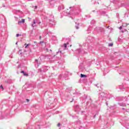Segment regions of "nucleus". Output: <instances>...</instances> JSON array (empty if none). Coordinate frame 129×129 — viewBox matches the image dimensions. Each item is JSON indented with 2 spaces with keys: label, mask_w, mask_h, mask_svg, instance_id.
I'll list each match as a JSON object with an SVG mask.
<instances>
[{
  "label": "nucleus",
  "mask_w": 129,
  "mask_h": 129,
  "mask_svg": "<svg viewBox=\"0 0 129 129\" xmlns=\"http://www.w3.org/2000/svg\"><path fill=\"white\" fill-rule=\"evenodd\" d=\"M70 9H72L70 11L69 9H67V11H63L62 15L66 16H68V17L71 18L72 20H74V16L78 15V14L81 12L80 7H79V6H73V7H70Z\"/></svg>",
  "instance_id": "nucleus-1"
},
{
  "label": "nucleus",
  "mask_w": 129,
  "mask_h": 129,
  "mask_svg": "<svg viewBox=\"0 0 129 129\" xmlns=\"http://www.w3.org/2000/svg\"><path fill=\"white\" fill-rule=\"evenodd\" d=\"M82 101H83V102L87 101V107H86V108H87V107H95V105L92 103L91 98H90V97H87V95H84L83 97Z\"/></svg>",
  "instance_id": "nucleus-2"
},
{
  "label": "nucleus",
  "mask_w": 129,
  "mask_h": 129,
  "mask_svg": "<svg viewBox=\"0 0 129 129\" xmlns=\"http://www.w3.org/2000/svg\"><path fill=\"white\" fill-rule=\"evenodd\" d=\"M49 27H54L56 25V22L54 20V16L50 15L49 17Z\"/></svg>",
  "instance_id": "nucleus-3"
},
{
  "label": "nucleus",
  "mask_w": 129,
  "mask_h": 129,
  "mask_svg": "<svg viewBox=\"0 0 129 129\" xmlns=\"http://www.w3.org/2000/svg\"><path fill=\"white\" fill-rule=\"evenodd\" d=\"M107 94L104 92H100L99 93V99H106Z\"/></svg>",
  "instance_id": "nucleus-4"
},
{
  "label": "nucleus",
  "mask_w": 129,
  "mask_h": 129,
  "mask_svg": "<svg viewBox=\"0 0 129 129\" xmlns=\"http://www.w3.org/2000/svg\"><path fill=\"white\" fill-rule=\"evenodd\" d=\"M68 76V72L67 73L63 74H60L58 77V79H60L61 80H67V77Z\"/></svg>",
  "instance_id": "nucleus-5"
},
{
  "label": "nucleus",
  "mask_w": 129,
  "mask_h": 129,
  "mask_svg": "<svg viewBox=\"0 0 129 129\" xmlns=\"http://www.w3.org/2000/svg\"><path fill=\"white\" fill-rule=\"evenodd\" d=\"M94 38L92 36H88L87 37L86 42L88 43V44H90L92 43V42H94Z\"/></svg>",
  "instance_id": "nucleus-6"
},
{
  "label": "nucleus",
  "mask_w": 129,
  "mask_h": 129,
  "mask_svg": "<svg viewBox=\"0 0 129 129\" xmlns=\"http://www.w3.org/2000/svg\"><path fill=\"white\" fill-rule=\"evenodd\" d=\"M123 120L124 121V122H123V125L125 127V128L128 129L129 128V123L126 122L127 121V117H125L124 118Z\"/></svg>",
  "instance_id": "nucleus-7"
},
{
  "label": "nucleus",
  "mask_w": 129,
  "mask_h": 129,
  "mask_svg": "<svg viewBox=\"0 0 129 129\" xmlns=\"http://www.w3.org/2000/svg\"><path fill=\"white\" fill-rule=\"evenodd\" d=\"M55 63H56L55 66V67H56V68H59V67L60 66V65H63V61L61 60L56 61Z\"/></svg>",
  "instance_id": "nucleus-8"
},
{
  "label": "nucleus",
  "mask_w": 129,
  "mask_h": 129,
  "mask_svg": "<svg viewBox=\"0 0 129 129\" xmlns=\"http://www.w3.org/2000/svg\"><path fill=\"white\" fill-rule=\"evenodd\" d=\"M118 99H119L118 101H122L124 100V99H125V101H128V99H127V97H126V96H125V97H120L118 98Z\"/></svg>",
  "instance_id": "nucleus-9"
},
{
  "label": "nucleus",
  "mask_w": 129,
  "mask_h": 129,
  "mask_svg": "<svg viewBox=\"0 0 129 129\" xmlns=\"http://www.w3.org/2000/svg\"><path fill=\"white\" fill-rule=\"evenodd\" d=\"M49 68L48 66H43L42 67L43 72H47V71H48V70H49Z\"/></svg>",
  "instance_id": "nucleus-10"
},
{
  "label": "nucleus",
  "mask_w": 129,
  "mask_h": 129,
  "mask_svg": "<svg viewBox=\"0 0 129 129\" xmlns=\"http://www.w3.org/2000/svg\"><path fill=\"white\" fill-rule=\"evenodd\" d=\"M94 30L96 32H102V31H103V29L99 27H96Z\"/></svg>",
  "instance_id": "nucleus-11"
},
{
  "label": "nucleus",
  "mask_w": 129,
  "mask_h": 129,
  "mask_svg": "<svg viewBox=\"0 0 129 129\" xmlns=\"http://www.w3.org/2000/svg\"><path fill=\"white\" fill-rule=\"evenodd\" d=\"M34 63H35V67H37V68H38V67L40 66V65H41V62L39 61L38 59H35Z\"/></svg>",
  "instance_id": "nucleus-12"
},
{
  "label": "nucleus",
  "mask_w": 129,
  "mask_h": 129,
  "mask_svg": "<svg viewBox=\"0 0 129 129\" xmlns=\"http://www.w3.org/2000/svg\"><path fill=\"white\" fill-rule=\"evenodd\" d=\"M77 53H79L80 55H81V53H84V54H87V52H86L85 51H83V50H82L81 49H78L76 50Z\"/></svg>",
  "instance_id": "nucleus-13"
},
{
  "label": "nucleus",
  "mask_w": 129,
  "mask_h": 129,
  "mask_svg": "<svg viewBox=\"0 0 129 129\" xmlns=\"http://www.w3.org/2000/svg\"><path fill=\"white\" fill-rule=\"evenodd\" d=\"M75 111H80V110H81V108L79 106V105H75Z\"/></svg>",
  "instance_id": "nucleus-14"
},
{
  "label": "nucleus",
  "mask_w": 129,
  "mask_h": 129,
  "mask_svg": "<svg viewBox=\"0 0 129 129\" xmlns=\"http://www.w3.org/2000/svg\"><path fill=\"white\" fill-rule=\"evenodd\" d=\"M58 11L60 12V11H62V10H64L65 8L64 7V5H61L58 6Z\"/></svg>",
  "instance_id": "nucleus-15"
},
{
  "label": "nucleus",
  "mask_w": 129,
  "mask_h": 129,
  "mask_svg": "<svg viewBox=\"0 0 129 129\" xmlns=\"http://www.w3.org/2000/svg\"><path fill=\"white\" fill-rule=\"evenodd\" d=\"M92 30V26H90L87 29V34H90L91 30Z\"/></svg>",
  "instance_id": "nucleus-16"
},
{
  "label": "nucleus",
  "mask_w": 129,
  "mask_h": 129,
  "mask_svg": "<svg viewBox=\"0 0 129 129\" xmlns=\"http://www.w3.org/2000/svg\"><path fill=\"white\" fill-rule=\"evenodd\" d=\"M90 24H91V27H93V26H94L95 25V20H92L91 22H90Z\"/></svg>",
  "instance_id": "nucleus-17"
},
{
  "label": "nucleus",
  "mask_w": 129,
  "mask_h": 129,
  "mask_svg": "<svg viewBox=\"0 0 129 129\" xmlns=\"http://www.w3.org/2000/svg\"><path fill=\"white\" fill-rule=\"evenodd\" d=\"M118 104L120 106H126V104H125L124 103H118Z\"/></svg>",
  "instance_id": "nucleus-18"
},
{
  "label": "nucleus",
  "mask_w": 129,
  "mask_h": 129,
  "mask_svg": "<svg viewBox=\"0 0 129 129\" xmlns=\"http://www.w3.org/2000/svg\"><path fill=\"white\" fill-rule=\"evenodd\" d=\"M33 23L31 24V27H32V28H35V27L36 26L34 25L35 24H36V20H33Z\"/></svg>",
  "instance_id": "nucleus-19"
},
{
  "label": "nucleus",
  "mask_w": 129,
  "mask_h": 129,
  "mask_svg": "<svg viewBox=\"0 0 129 129\" xmlns=\"http://www.w3.org/2000/svg\"><path fill=\"white\" fill-rule=\"evenodd\" d=\"M85 83H86V84L87 85H90V84H91V83H92V82L90 81V80H88L86 82L85 81H84Z\"/></svg>",
  "instance_id": "nucleus-20"
},
{
  "label": "nucleus",
  "mask_w": 129,
  "mask_h": 129,
  "mask_svg": "<svg viewBox=\"0 0 129 129\" xmlns=\"http://www.w3.org/2000/svg\"><path fill=\"white\" fill-rule=\"evenodd\" d=\"M21 73H23L24 76H29V75L27 73H26V72H25V71H22L21 72Z\"/></svg>",
  "instance_id": "nucleus-21"
},
{
  "label": "nucleus",
  "mask_w": 129,
  "mask_h": 129,
  "mask_svg": "<svg viewBox=\"0 0 129 129\" xmlns=\"http://www.w3.org/2000/svg\"><path fill=\"white\" fill-rule=\"evenodd\" d=\"M86 77H87V75H84V74H81V78H85Z\"/></svg>",
  "instance_id": "nucleus-22"
},
{
  "label": "nucleus",
  "mask_w": 129,
  "mask_h": 129,
  "mask_svg": "<svg viewBox=\"0 0 129 129\" xmlns=\"http://www.w3.org/2000/svg\"><path fill=\"white\" fill-rule=\"evenodd\" d=\"M71 90H72V88H68L66 89V91L67 92H70V91H71Z\"/></svg>",
  "instance_id": "nucleus-23"
},
{
  "label": "nucleus",
  "mask_w": 129,
  "mask_h": 129,
  "mask_svg": "<svg viewBox=\"0 0 129 129\" xmlns=\"http://www.w3.org/2000/svg\"><path fill=\"white\" fill-rule=\"evenodd\" d=\"M25 23V19H22L21 21H18V24H22Z\"/></svg>",
  "instance_id": "nucleus-24"
},
{
  "label": "nucleus",
  "mask_w": 129,
  "mask_h": 129,
  "mask_svg": "<svg viewBox=\"0 0 129 129\" xmlns=\"http://www.w3.org/2000/svg\"><path fill=\"white\" fill-rule=\"evenodd\" d=\"M79 69H81V70H83L84 69V68L82 67V64H80V66H79Z\"/></svg>",
  "instance_id": "nucleus-25"
},
{
  "label": "nucleus",
  "mask_w": 129,
  "mask_h": 129,
  "mask_svg": "<svg viewBox=\"0 0 129 129\" xmlns=\"http://www.w3.org/2000/svg\"><path fill=\"white\" fill-rule=\"evenodd\" d=\"M76 29H77V30H78V29H79V23H76Z\"/></svg>",
  "instance_id": "nucleus-26"
},
{
  "label": "nucleus",
  "mask_w": 129,
  "mask_h": 129,
  "mask_svg": "<svg viewBox=\"0 0 129 129\" xmlns=\"http://www.w3.org/2000/svg\"><path fill=\"white\" fill-rule=\"evenodd\" d=\"M108 72H109V70H105L104 71V74H107V73H108Z\"/></svg>",
  "instance_id": "nucleus-27"
},
{
  "label": "nucleus",
  "mask_w": 129,
  "mask_h": 129,
  "mask_svg": "<svg viewBox=\"0 0 129 129\" xmlns=\"http://www.w3.org/2000/svg\"><path fill=\"white\" fill-rule=\"evenodd\" d=\"M106 14V12H105V11H102L101 13V15L102 16H105Z\"/></svg>",
  "instance_id": "nucleus-28"
},
{
  "label": "nucleus",
  "mask_w": 129,
  "mask_h": 129,
  "mask_svg": "<svg viewBox=\"0 0 129 129\" xmlns=\"http://www.w3.org/2000/svg\"><path fill=\"white\" fill-rule=\"evenodd\" d=\"M44 27H47V24L46 23H43L41 25L42 28H44Z\"/></svg>",
  "instance_id": "nucleus-29"
},
{
  "label": "nucleus",
  "mask_w": 129,
  "mask_h": 129,
  "mask_svg": "<svg viewBox=\"0 0 129 129\" xmlns=\"http://www.w3.org/2000/svg\"><path fill=\"white\" fill-rule=\"evenodd\" d=\"M18 54H19V55H23V52H22V49L19 50V51H18Z\"/></svg>",
  "instance_id": "nucleus-30"
},
{
  "label": "nucleus",
  "mask_w": 129,
  "mask_h": 129,
  "mask_svg": "<svg viewBox=\"0 0 129 129\" xmlns=\"http://www.w3.org/2000/svg\"><path fill=\"white\" fill-rule=\"evenodd\" d=\"M86 112L85 111H82L81 112V114H85V115H86Z\"/></svg>",
  "instance_id": "nucleus-31"
},
{
  "label": "nucleus",
  "mask_w": 129,
  "mask_h": 129,
  "mask_svg": "<svg viewBox=\"0 0 129 129\" xmlns=\"http://www.w3.org/2000/svg\"><path fill=\"white\" fill-rule=\"evenodd\" d=\"M41 58L42 59H46V56L44 55H42L41 56Z\"/></svg>",
  "instance_id": "nucleus-32"
},
{
  "label": "nucleus",
  "mask_w": 129,
  "mask_h": 129,
  "mask_svg": "<svg viewBox=\"0 0 129 129\" xmlns=\"http://www.w3.org/2000/svg\"><path fill=\"white\" fill-rule=\"evenodd\" d=\"M68 44H69V43L63 44V46H64V48H67V45H68Z\"/></svg>",
  "instance_id": "nucleus-33"
},
{
  "label": "nucleus",
  "mask_w": 129,
  "mask_h": 129,
  "mask_svg": "<svg viewBox=\"0 0 129 129\" xmlns=\"http://www.w3.org/2000/svg\"><path fill=\"white\" fill-rule=\"evenodd\" d=\"M30 44H27V43H25V44H24V46H25V48H27L28 47V46H30Z\"/></svg>",
  "instance_id": "nucleus-34"
},
{
  "label": "nucleus",
  "mask_w": 129,
  "mask_h": 129,
  "mask_svg": "<svg viewBox=\"0 0 129 129\" xmlns=\"http://www.w3.org/2000/svg\"><path fill=\"white\" fill-rule=\"evenodd\" d=\"M121 32H122V33H124V32H126V29H123L121 30Z\"/></svg>",
  "instance_id": "nucleus-35"
},
{
  "label": "nucleus",
  "mask_w": 129,
  "mask_h": 129,
  "mask_svg": "<svg viewBox=\"0 0 129 129\" xmlns=\"http://www.w3.org/2000/svg\"><path fill=\"white\" fill-rule=\"evenodd\" d=\"M108 46L109 47H112V46H113V43H109Z\"/></svg>",
  "instance_id": "nucleus-36"
},
{
  "label": "nucleus",
  "mask_w": 129,
  "mask_h": 129,
  "mask_svg": "<svg viewBox=\"0 0 129 129\" xmlns=\"http://www.w3.org/2000/svg\"><path fill=\"white\" fill-rule=\"evenodd\" d=\"M58 53H62V51L60 50V49H59L58 51L56 52V54H57Z\"/></svg>",
  "instance_id": "nucleus-37"
},
{
  "label": "nucleus",
  "mask_w": 129,
  "mask_h": 129,
  "mask_svg": "<svg viewBox=\"0 0 129 129\" xmlns=\"http://www.w3.org/2000/svg\"><path fill=\"white\" fill-rule=\"evenodd\" d=\"M38 72H43V70H42V69H38Z\"/></svg>",
  "instance_id": "nucleus-38"
},
{
  "label": "nucleus",
  "mask_w": 129,
  "mask_h": 129,
  "mask_svg": "<svg viewBox=\"0 0 129 129\" xmlns=\"http://www.w3.org/2000/svg\"><path fill=\"white\" fill-rule=\"evenodd\" d=\"M126 26H127V24H123L122 25V27H126Z\"/></svg>",
  "instance_id": "nucleus-39"
},
{
  "label": "nucleus",
  "mask_w": 129,
  "mask_h": 129,
  "mask_svg": "<svg viewBox=\"0 0 129 129\" xmlns=\"http://www.w3.org/2000/svg\"><path fill=\"white\" fill-rule=\"evenodd\" d=\"M0 88L1 89H2V90H4V87L3 86V85L0 86Z\"/></svg>",
  "instance_id": "nucleus-40"
},
{
  "label": "nucleus",
  "mask_w": 129,
  "mask_h": 129,
  "mask_svg": "<svg viewBox=\"0 0 129 129\" xmlns=\"http://www.w3.org/2000/svg\"><path fill=\"white\" fill-rule=\"evenodd\" d=\"M95 86H96L98 88H99V86H98V84H96L94 85Z\"/></svg>",
  "instance_id": "nucleus-41"
},
{
  "label": "nucleus",
  "mask_w": 129,
  "mask_h": 129,
  "mask_svg": "<svg viewBox=\"0 0 129 129\" xmlns=\"http://www.w3.org/2000/svg\"><path fill=\"white\" fill-rule=\"evenodd\" d=\"M118 41H119V42H122V39H121V38L119 37Z\"/></svg>",
  "instance_id": "nucleus-42"
},
{
  "label": "nucleus",
  "mask_w": 129,
  "mask_h": 129,
  "mask_svg": "<svg viewBox=\"0 0 129 129\" xmlns=\"http://www.w3.org/2000/svg\"><path fill=\"white\" fill-rule=\"evenodd\" d=\"M20 36H21V35H20V34H19V33L16 34V37H19Z\"/></svg>",
  "instance_id": "nucleus-43"
},
{
  "label": "nucleus",
  "mask_w": 129,
  "mask_h": 129,
  "mask_svg": "<svg viewBox=\"0 0 129 129\" xmlns=\"http://www.w3.org/2000/svg\"><path fill=\"white\" fill-rule=\"evenodd\" d=\"M40 44H43V43H44V41H40Z\"/></svg>",
  "instance_id": "nucleus-44"
},
{
  "label": "nucleus",
  "mask_w": 129,
  "mask_h": 129,
  "mask_svg": "<svg viewBox=\"0 0 129 129\" xmlns=\"http://www.w3.org/2000/svg\"><path fill=\"white\" fill-rule=\"evenodd\" d=\"M61 125V124L60 123H58L57 124V126H60Z\"/></svg>",
  "instance_id": "nucleus-45"
},
{
  "label": "nucleus",
  "mask_w": 129,
  "mask_h": 129,
  "mask_svg": "<svg viewBox=\"0 0 129 129\" xmlns=\"http://www.w3.org/2000/svg\"><path fill=\"white\" fill-rule=\"evenodd\" d=\"M119 30H121L122 29V26H120L119 27Z\"/></svg>",
  "instance_id": "nucleus-46"
},
{
  "label": "nucleus",
  "mask_w": 129,
  "mask_h": 129,
  "mask_svg": "<svg viewBox=\"0 0 129 129\" xmlns=\"http://www.w3.org/2000/svg\"><path fill=\"white\" fill-rule=\"evenodd\" d=\"M79 129H84V128L83 127H82V126H81L80 128H79Z\"/></svg>",
  "instance_id": "nucleus-47"
},
{
  "label": "nucleus",
  "mask_w": 129,
  "mask_h": 129,
  "mask_svg": "<svg viewBox=\"0 0 129 129\" xmlns=\"http://www.w3.org/2000/svg\"><path fill=\"white\" fill-rule=\"evenodd\" d=\"M73 101H74V98L72 99V100L70 101L71 102H73Z\"/></svg>",
  "instance_id": "nucleus-48"
},
{
  "label": "nucleus",
  "mask_w": 129,
  "mask_h": 129,
  "mask_svg": "<svg viewBox=\"0 0 129 129\" xmlns=\"http://www.w3.org/2000/svg\"><path fill=\"white\" fill-rule=\"evenodd\" d=\"M38 6H35V10H37Z\"/></svg>",
  "instance_id": "nucleus-49"
},
{
  "label": "nucleus",
  "mask_w": 129,
  "mask_h": 129,
  "mask_svg": "<svg viewBox=\"0 0 129 129\" xmlns=\"http://www.w3.org/2000/svg\"><path fill=\"white\" fill-rule=\"evenodd\" d=\"M42 39V36H39V40H41Z\"/></svg>",
  "instance_id": "nucleus-50"
},
{
  "label": "nucleus",
  "mask_w": 129,
  "mask_h": 129,
  "mask_svg": "<svg viewBox=\"0 0 129 129\" xmlns=\"http://www.w3.org/2000/svg\"><path fill=\"white\" fill-rule=\"evenodd\" d=\"M27 1V2H32V1H34V0H26Z\"/></svg>",
  "instance_id": "nucleus-51"
},
{
  "label": "nucleus",
  "mask_w": 129,
  "mask_h": 129,
  "mask_svg": "<svg viewBox=\"0 0 129 129\" xmlns=\"http://www.w3.org/2000/svg\"><path fill=\"white\" fill-rule=\"evenodd\" d=\"M120 89H121L122 90V91H123V90H124V89H121V88L119 87Z\"/></svg>",
  "instance_id": "nucleus-52"
},
{
  "label": "nucleus",
  "mask_w": 129,
  "mask_h": 129,
  "mask_svg": "<svg viewBox=\"0 0 129 129\" xmlns=\"http://www.w3.org/2000/svg\"><path fill=\"white\" fill-rule=\"evenodd\" d=\"M26 100H27V102H29V101H30V100H29L28 99H27Z\"/></svg>",
  "instance_id": "nucleus-53"
},
{
  "label": "nucleus",
  "mask_w": 129,
  "mask_h": 129,
  "mask_svg": "<svg viewBox=\"0 0 129 129\" xmlns=\"http://www.w3.org/2000/svg\"><path fill=\"white\" fill-rule=\"evenodd\" d=\"M38 25H40V24H41V22H39L38 23Z\"/></svg>",
  "instance_id": "nucleus-54"
},
{
  "label": "nucleus",
  "mask_w": 129,
  "mask_h": 129,
  "mask_svg": "<svg viewBox=\"0 0 129 129\" xmlns=\"http://www.w3.org/2000/svg\"><path fill=\"white\" fill-rule=\"evenodd\" d=\"M96 116V115H94V118H95Z\"/></svg>",
  "instance_id": "nucleus-55"
},
{
  "label": "nucleus",
  "mask_w": 129,
  "mask_h": 129,
  "mask_svg": "<svg viewBox=\"0 0 129 129\" xmlns=\"http://www.w3.org/2000/svg\"><path fill=\"white\" fill-rule=\"evenodd\" d=\"M73 118H75V117L74 116H72Z\"/></svg>",
  "instance_id": "nucleus-56"
},
{
  "label": "nucleus",
  "mask_w": 129,
  "mask_h": 129,
  "mask_svg": "<svg viewBox=\"0 0 129 129\" xmlns=\"http://www.w3.org/2000/svg\"><path fill=\"white\" fill-rule=\"evenodd\" d=\"M106 105H108V103L107 102L106 103Z\"/></svg>",
  "instance_id": "nucleus-57"
},
{
  "label": "nucleus",
  "mask_w": 129,
  "mask_h": 129,
  "mask_svg": "<svg viewBox=\"0 0 129 129\" xmlns=\"http://www.w3.org/2000/svg\"><path fill=\"white\" fill-rule=\"evenodd\" d=\"M122 110H124V108H122Z\"/></svg>",
  "instance_id": "nucleus-58"
},
{
  "label": "nucleus",
  "mask_w": 129,
  "mask_h": 129,
  "mask_svg": "<svg viewBox=\"0 0 129 129\" xmlns=\"http://www.w3.org/2000/svg\"><path fill=\"white\" fill-rule=\"evenodd\" d=\"M3 51H4V49H2V52H3Z\"/></svg>",
  "instance_id": "nucleus-59"
},
{
  "label": "nucleus",
  "mask_w": 129,
  "mask_h": 129,
  "mask_svg": "<svg viewBox=\"0 0 129 129\" xmlns=\"http://www.w3.org/2000/svg\"><path fill=\"white\" fill-rule=\"evenodd\" d=\"M49 4H50V5H52V4L51 3V2H50V3H49Z\"/></svg>",
  "instance_id": "nucleus-60"
},
{
  "label": "nucleus",
  "mask_w": 129,
  "mask_h": 129,
  "mask_svg": "<svg viewBox=\"0 0 129 129\" xmlns=\"http://www.w3.org/2000/svg\"><path fill=\"white\" fill-rule=\"evenodd\" d=\"M16 44L17 45V44H18V42H16Z\"/></svg>",
  "instance_id": "nucleus-61"
},
{
  "label": "nucleus",
  "mask_w": 129,
  "mask_h": 129,
  "mask_svg": "<svg viewBox=\"0 0 129 129\" xmlns=\"http://www.w3.org/2000/svg\"><path fill=\"white\" fill-rule=\"evenodd\" d=\"M117 18H118V15L117 16Z\"/></svg>",
  "instance_id": "nucleus-62"
},
{
  "label": "nucleus",
  "mask_w": 129,
  "mask_h": 129,
  "mask_svg": "<svg viewBox=\"0 0 129 129\" xmlns=\"http://www.w3.org/2000/svg\"><path fill=\"white\" fill-rule=\"evenodd\" d=\"M19 68H20V66H18Z\"/></svg>",
  "instance_id": "nucleus-63"
},
{
  "label": "nucleus",
  "mask_w": 129,
  "mask_h": 129,
  "mask_svg": "<svg viewBox=\"0 0 129 129\" xmlns=\"http://www.w3.org/2000/svg\"><path fill=\"white\" fill-rule=\"evenodd\" d=\"M18 12H20V11H19V10H18Z\"/></svg>",
  "instance_id": "nucleus-64"
}]
</instances>
